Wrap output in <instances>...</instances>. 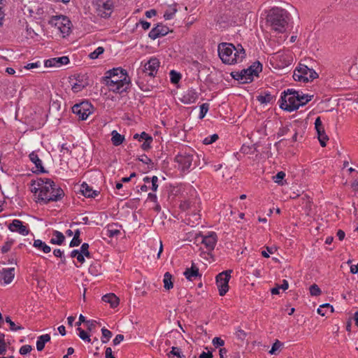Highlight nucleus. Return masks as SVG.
<instances>
[{"label":"nucleus","instance_id":"69168bd1","mask_svg":"<svg viewBox=\"0 0 358 358\" xmlns=\"http://www.w3.org/2000/svg\"><path fill=\"white\" fill-rule=\"evenodd\" d=\"M87 330L91 331L95 328L94 321H87Z\"/></svg>","mask_w":358,"mask_h":358},{"label":"nucleus","instance_id":"6e6d98bb","mask_svg":"<svg viewBox=\"0 0 358 358\" xmlns=\"http://www.w3.org/2000/svg\"><path fill=\"white\" fill-rule=\"evenodd\" d=\"M138 159L145 164H149L152 162V160L145 155H141Z\"/></svg>","mask_w":358,"mask_h":358},{"label":"nucleus","instance_id":"4be33fe9","mask_svg":"<svg viewBox=\"0 0 358 358\" xmlns=\"http://www.w3.org/2000/svg\"><path fill=\"white\" fill-rule=\"evenodd\" d=\"M15 276L14 268H3L0 271V278H2L6 284H9L12 282Z\"/></svg>","mask_w":358,"mask_h":358},{"label":"nucleus","instance_id":"72a5a7b5","mask_svg":"<svg viewBox=\"0 0 358 358\" xmlns=\"http://www.w3.org/2000/svg\"><path fill=\"white\" fill-rule=\"evenodd\" d=\"M329 310L331 313L334 312V308L329 303H324L321 305L317 309V313L322 316H324L326 314V310Z\"/></svg>","mask_w":358,"mask_h":358},{"label":"nucleus","instance_id":"a878e982","mask_svg":"<svg viewBox=\"0 0 358 358\" xmlns=\"http://www.w3.org/2000/svg\"><path fill=\"white\" fill-rule=\"evenodd\" d=\"M50 341V336L49 334H44L38 336L36 342L37 350L42 351L44 349L45 343Z\"/></svg>","mask_w":358,"mask_h":358},{"label":"nucleus","instance_id":"338daca9","mask_svg":"<svg viewBox=\"0 0 358 358\" xmlns=\"http://www.w3.org/2000/svg\"><path fill=\"white\" fill-rule=\"evenodd\" d=\"M88 250H89V244L87 243H84L82 244L81 248H80V251H79V252H80V253H83Z\"/></svg>","mask_w":358,"mask_h":358},{"label":"nucleus","instance_id":"a211bd4d","mask_svg":"<svg viewBox=\"0 0 358 358\" xmlns=\"http://www.w3.org/2000/svg\"><path fill=\"white\" fill-rule=\"evenodd\" d=\"M69 63V59L67 56L61 57H54L44 61L45 67H61Z\"/></svg>","mask_w":358,"mask_h":358},{"label":"nucleus","instance_id":"1a4fd4ad","mask_svg":"<svg viewBox=\"0 0 358 358\" xmlns=\"http://www.w3.org/2000/svg\"><path fill=\"white\" fill-rule=\"evenodd\" d=\"M231 272V270H227L216 276V284L220 296L225 295L229 290V281Z\"/></svg>","mask_w":358,"mask_h":358},{"label":"nucleus","instance_id":"2eb2a0df","mask_svg":"<svg viewBox=\"0 0 358 358\" xmlns=\"http://www.w3.org/2000/svg\"><path fill=\"white\" fill-rule=\"evenodd\" d=\"M170 29L166 25L162 23H158L154 27L148 34V36L152 39H156L157 38L166 36L169 34Z\"/></svg>","mask_w":358,"mask_h":358},{"label":"nucleus","instance_id":"7c9ffc66","mask_svg":"<svg viewBox=\"0 0 358 358\" xmlns=\"http://www.w3.org/2000/svg\"><path fill=\"white\" fill-rule=\"evenodd\" d=\"M274 96L271 95L270 92H264V94H260L257 96V100L261 103H268L273 101Z\"/></svg>","mask_w":358,"mask_h":358},{"label":"nucleus","instance_id":"c9c22d12","mask_svg":"<svg viewBox=\"0 0 358 358\" xmlns=\"http://www.w3.org/2000/svg\"><path fill=\"white\" fill-rule=\"evenodd\" d=\"M101 334H102L101 342L103 343H107L110 339V338L112 336V332L110 330H108L104 327L101 329Z\"/></svg>","mask_w":358,"mask_h":358},{"label":"nucleus","instance_id":"7ed1b4c3","mask_svg":"<svg viewBox=\"0 0 358 358\" xmlns=\"http://www.w3.org/2000/svg\"><path fill=\"white\" fill-rule=\"evenodd\" d=\"M289 13L282 8L273 7L267 12L266 22L271 29L279 33L285 32L289 20Z\"/></svg>","mask_w":358,"mask_h":358},{"label":"nucleus","instance_id":"412c9836","mask_svg":"<svg viewBox=\"0 0 358 358\" xmlns=\"http://www.w3.org/2000/svg\"><path fill=\"white\" fill-rule=\"evenodd\" d=\"M29 159L33 162L36 168V172L38 173H45L46 171L43 166L42 161L39 159L38 155L35 152H32L29 155Z\"/></svg>","mask_w":358,"mask_h":358},{"label":"nucleus","instance_id":"393cba45","mask_svg":"<svg viewBox=\"0 0 358 358\" xmlns=\"http://www.w3.org/2000/svg\"><path fill=\"white\" fill-rule=\"evenodd\" d=\"M102 300L110 304L112 308H115L118 306L120 300L115 294L113 293L107 294L102 297Z\"/></svg>","mask_w":358,"mask_h":358},{"label":"nucleus","instance_id":"f257e3e1","mask_svg":"<svg viewBox=\"0 0 358 358\" xmlns=\"http://www.w3.org/2000/svg\"><path fill=\"white\" fill-rule=\"evenodd\" d=\"M31 189L32 192L38 194V201L47 204L52 201H60L64 196L63 189L57 186L49 178H38L31 181Z\"/></svg>","mask_w":358,"mask_h":358},{"label":"nucleus","instance_id":"9b49d317","mask_svg":"<svg viewBox=\"0 0 358 358\" xmlns=\"http://www.w3.org/2000/svg\"><path fill=\"white\" fill-rule=\"evenodd\" d=\"M262 70V65L259 62H255L249 68L241 71L243 76V83H250L255 76H257Z\"/></svg>","mask_w":358,"mask_h":358},{"label":"nucleus","instance_id":"dca6fc26","mask_svg":"<svg viewBox=\"0 0 358 358\" xmlns=\"http://www.w3.org/2000/svg\"><path fill=\"white\" fill-rule=\"evenodd\" d=\"M159 66V59L155 57H152L145 64L144 67L141 71L143 73L148 74L150 76H154L157 73Z\"/></svg>","mask_w":358,"mask_h":358},{"label":"nucleus","instance_id":"f8f14e48","mask_svg":"<svg viewBox=\"0 0 358 358\" xmlns=\"http://www.w3.org/2000/svg\"><path fill=\"white\" fill-rule=\"evenodd\" d=\"M92 105L88 102H82L75 104L72 107V111L74 114L78 115L79 119L84 120L92 113Z\"/></svg>","mask_w":358,"mask_h":358},{"label":"nucleus","instance_id":"6ab92c4d","mask_svg":"<svg viewBox=\"0 0 358 358\" xmlns=\"http://www.w3.org/2000/svg\"><path fill=\"white\" fill-rule=\"evenodd\" d=\"M201 243L206 246L208 251L213 250L217 243V235L215 232H211L207 236H201Z\"/></svg>","mask_w":358,"mask_h":358},{"label":"nucleus","instance_id":"5701e85b","mask_svg":"<svg viewBox=\"0 0 358 358\" xmlns=\"http://www.w3.org/2000/svg\"><path fill=\"white\" fill-rule=\"evenodd\" d=\"M80 192L85 197L88 198H95L99 194L98 191L92 190L86 182L81 185Z\"/></svg>","mask_w":358,"mask_h":358},{"label":"nucleus","instance_id":"aec40b11","mask_svg":"<svg viewBox=\"0 0 358 358\" xmlns=\"http://www.w3.org/2000/svg\"><path fill=\"white\" fill-rule=\"evenodd\" d=\"M198 96L197 92L194 89H190L183 94L180 100L184 103L189 104L194 103L197 100Z\"/></svg>","mask_w":358,"mask_h":358},{"label":"nucleus","instance_id":"39448f33","mask_svg":"<svg viewBox=\"0 0 358 358\" xmlns=\"http://www.w3.org/2000/svg\"><path fill=\"white\" fill-rule=\"evenodd\" d=\"M49 24L55 27L62 34L63 37L68 36L71 32L72 23L68 17L59 15L52 16Z\"/></svg>","mask_w":358,"mask_h":358},{"label":"nucleus","instance_id":"3c124183","mask_svg":"<svg viewBox=\"0 0 358 358\" xmlns=\"http://www.w3.org/2000/svg\"><path fill=\"white\" fill-rule=\"evenodd\" d=\"M32 350V347L29 345H22L20 349V353L22 355H25L29 353Z\"/></svg>","mask_w":358,"mask_h":358},{"label":"nucleus","instance_id":"5fc2aeb1","mask_svg":"<svg viewBox=\"0 0 358 358\" xmlns=\"http://www.w3.org/2000/svg\"><path fill=\"white\" fill-rule=\"evenodd\" d=\"M124 335L117 334L113 341V345H117L120 344L124 340Z\"/></svg>","mask_w":358,"mask_h":358},{"label":"nucleus","instance_id":"09e8293b","mask_svg":"<svg viewBox=\"0 0 358 358\" xmlns=\"http://www.w3.org/2000/svg\"><path fill=\"white\" fill-rule=\"evenodd\" d=\"M176 12H177V9L176 8H172L170 10L165 11V13L164 14V19L165 20H171V19H172Z\"/></svg>","mask_w":358,"mask_h":358},{"label":"nucleus","instance_id":"f704fd0d","mask_svg":"<svg viewBox=\"0 0 358 358\" xmlns=\"http://www.w3.org/2000/svg\"><path fill=\"white\" fill-rule=\"evenodd\" d=\"M280 36H273L271 38V41L273 43H277L278 45H280L283 42L285 41L286 38H287V36L286 34H284V32L279 33Z\"/></svg>","mask_w":358,"mask_h":358},{"label":"nucleus","instance_id":"4468645a","mask_svg":"<svg viewBox=\"0 0 358 358\" xmlns=\"http://www.w3.org/2000/svg\"><path fill=\"white\" fill-rule=\"evenodd\" d=\"M75 83L72 84L71 90L74 93L82 91L89 85L88 77L85 74H79L74 76Z\"/></svg>","mask_w":358,"mask_h":358},{"label":"nucleus","instance_id":"8fccbe9b","mask_svg":"<svg viewBox=\"0 0 358 358\" xmlns=\"http://www.w3.org/2000/svg\"><path fill=\"white\" fill-rule=\"evenodd\" d=\"M13 243V240L8 241L7 242H6L5 244L1 248V252L3 254L8 252L10 250Z\"/></svg>","mask_w":358,"mask_h":358},{"label":"nucleus","instance_id":"de8ad7c7","mask_svg":"<svg viewBox=\"0 0 358 358\" xmlns=\"http://www.w3.org/2000/svg\"><path fill=\"white\" fill-rule=\"evenodd\" d=\"M282 346V343H280L278 340H276L275 342L273 344L271 349L269 351L271 355H275L276 351L280 349Z\"/></svg>","mask_w":358,"mask_h":358},{"label":"nucleus","instance_id":"79ce46f5","mask_svg":"<svg viewBox=\"0 0 358 358\" xmlns=\"http://www.w3.org/2000/svg\"><path fill=\"white\" fill-rule=\"evenodd\" d=\"M218 138H219L218 135L216 134H214L210 136L205 138L203 141V143L205 145H210V144H212L213 143L215 142L218 139Z\"/></svg>","mask_w":358,"mask_h":358},{"label":"nucleus","instance_id":"c03bdc74","mask_svg":"<svg viewBox=\"0 0 358 358\" xmlns=\"http://www.w3.org/2000/svg\"><path fill=\"white\" fill-rule=\"evenodd\" d=\"M310 293L312 296H319L321 294V289L316 284H313L310 287Z\"/></svg>","mask_w":358,"mask_h":358},{"label":"nucleus","instance_id":"c756f323","mask_svg":"<svg viewBox=\"0 0 358 358\" xmlns=\"http://www.w3.org/2000/svg\"><path fill=\"white\" fill-rule=\"evenodd\" d=\"M33 245L34 247L42 250L44 253H49L51 251L50 247L39 239L34 240Z\"/></svg>","mask_w":358,"mask_h":358},{"label":"nucleus","instance_id":"e433bc0d","mask_svg":"<svg viewBox=\"0 0 358 358\" xmlns=\"http://www.w3.org/2000/svg\"><path fill=\"white\" fill-rule=\"evenodd\" d=\"M5 320L10 325V329L13 331H16L17 330L23 329V327L21 325H16L10 319L9 316L5 317Z\"/></svg>","mask_w":358,"mask_h":358},{"label":"nucleus","instance_id":"bb28decb","mask_svg":"<svg viewBox=\"0 0 358 358\" xmlns=\"http://www.w3.org/2000/svg\"><path fill=\"white\" fill-rule=\"evenodd\" d=\"M53 236L55 238H52L50 239V243L55 245H62L64 243L65 236L62 232L55 230L53 231Z\"/></svg>","mask_w":358,"mask_h":358},{"label":"nucleus","instance_id":"a18cd8bd","mask_svg":"<svg viewBox=\"0 0 358 358\" xmlns=\"http://www.w3.org/2000/svg\"><path fill=\"white\" fill-rule=\"evenodd\" d=\"M212 343L215 348L222 347L224 345V341L220 337H215L212 340Z\"/></svg>","mask_w":358,"mask_h":358},{"label":"nucleus","instance_id":"4c0bfd02","mask_svg":"<svg viewBox=\"0 0 358 358\" xmlns=\"http://www.w3.org/2000/svg\"><path fill=\"white\" fill-rule=\"evenodd\" d=\"M181 78V75L176 71L172 70L170 72V79L173 84H177Z\"/></svg>","mask_w":358,"mask_h":358},{"label":"nucleus","instance_id":"b1692460","mask_svg":"<svg viewBox=\"0 0 358 358\" xmlns=\"http://www.w3.org/2000/svg\"><path fill=\"white\" fill-rule=\"evenodd\" d=\"M184 275L189 280H193L196 277H201V275L199 273V268L192 265L190 268H187L184 272Z\"/></svg>","mask_w":358,"mask_h":358},{"label":"nucleus","instance_id":"0eeeda50","mask_svg":"<svg viewBox=\"0 0 358 358\" xmlns=\"http://www.w3.org/2000/svg\"><path fill=\"white\" fill-rule=\"evenodd\" d=\"M318 77V74L304 64H300L294 71L293 78L296 81L308 83Z\"/></svg>","mask_w":358,"mask_h":358},{"label":"nucleus","instance_id":"f3484780","mask_svg":"<svg viewBox=\"0 0 358 358\" xmlns=\"http://www.w3.org/2000/svg\"><path fill=\"white\" fill-rule=\"evenodd\" d=\"M8 229L13 232H18L23 236H26L29 233V229L20 220H13L8 225Z\"/></svg>","mask_w":358,"mask_h":358},{"label":"nucleus","instance_id":"423d86ee","mask_svg":"<svg viewBox=\"0 0 358 358\" xmlns=\"http://www.w3.org/2000/svg\"><path fill=\"white\" fill-rule=\"evenodd\" d=\"M298 97V91L293 89H288L284 92V95L281 96L280 107L287 111H294L298 109L296 104V98Z\"/></svg>","mask_w":358,"mask_h":358},{"label":"nucleus","instance_id":"c85d7f7f","mask_svg":"<svg viewBox=\"0 0 358 358\" xmlns=\"http://www.w3.org/2000/svg\"><path fill=\"white\" fill-rule=\"evenodd\" d=\"M313 97V95H308V94H300L298 92V97L296 98V104L298 105V108L301 106L306 105L308 102H309L312 98Z\"/></svg>","mask_w":358,"mask_h":358},{"label":"nucleus","instance_id":"58836bf2","mask_svg":"<svg viewBox=\"0 0 358 358\" xmlns=\"http://www.w3.org/2000/svg\"><path fill=\"white\" fill-rule=\"evenodd\" d=\"M77 330L79 331L78 336L82 340L87 341L89 343L91 342L90 335L85 330H83L80 327H78Z\"/></svg>","mask_w":358,"mask_h":358},{"label":"nucleus","instance_id":"6e6552de","mask_svg":"<svg viewBox=\"0 0 358 358\" xmlns=\"http://www.w3.org/2000/svg\"><path fill=\"white\" fill-rule=\"evenodd\" d=\"M195 157L196 156L193 150L182 151L176 156L175 161L178 164V169L182 171H185L191 168Z\"/></svg>","mask_w":358,"mask_h":358},{"label":"nucleus","instance_id":"4d7b16f0","mask_svg":"<svg viewBox=\"0 0 358 358\" xmlns=\"http://www.w3.org/2000/svg\"><path fill=\"white\" fill-rule=\"evenodd\" d=\"M105 358H116L113 355V351L111 348H106L105 351Z\"/></svg>","mask_w":358,"mask_h":358},{"label":"nucleus","instance_id":"cd10ccee","mask_svg":"<svg viewBox=\"0 0 358 358\" xmlns=\"http://www.w3.org/2000/svg\"><path fill=\"white\" fill-rule=\"evenodd\" d=\"M111 141L115 146L121 145L124 141V136L119 134L117 131L113 130L111 132Z\"/></svg>","mask_w":358,"mask_h":358},{"label":"nucleus","instance_id":"13d9d810","mask_svg":"<svg viewBox=\"0 0 358 358\" xmlns=\"http://www.w3.org/2000/svg\"><path fill=\"white\" fill-rule=\"evenodd\" d=\"M351 187L356 194H358V178L354 180L352 182Z\"/></svg>","mask_w":358,"mask_h":358},{"label":"nucleus","instance_id":"ddd939ff","mask_svg":"<svg viewBox=\"0 0 358 358\" xmlns=\"http://www.w3.org/2000/svg\"><path fill=\"white\" fill-rule=\"evenodd\" d=\"M315 128L317 131V138L322 147L326 146V143L329 140L328 136L326 134L324 127L322 124L321 118L317 117L315 122Z\"/></svg>","mask_w":358,"mask_h":358},{"label":"nucleus","instance_id":"603ef678","mask_svg":"<svg viewBox=\"0 0 358 358\" xmlns=\"http://www.w3.org/2000/svg\"><path fill=\"white\" fill-rule=\"evenodd\" d=\"M152 141V138H148L145 142L141 145V148L143 150H148L150 148V143Z\"/></svg>","mask_w":358,"mask_h":358},{"label":"nucleus","instance_id":"49530a36","mask_svg":"<svg viewBox=\"0 0 358 358\" xmlns=\"http://www.w3.org/2000/svg\"><path fill=\"white\" fill-rule=\"evenodd\" d=\"M285 173L283 171H279L275 176H273V180L275 182L282 185L281 182L282 179L285 177Z\"/></svg>","mask_w":358,"mask_h":358},{"label":"nucleus","instance_id":"e2e57ef3","mask_svg":"<svg viewBox=\"0 0 358 358\" xmlns=\"http://www.w3.org/2000/svg\"><path fill=\"white\" fill-rule=\"evenodd\" d=\"M40 66V64L39 62H34V63H29L27 64L24 68L26 69H34V68H37Z\"/></svg>","mask_w":358,"mask_h":358},{"label":"nucleus","instance_id":"9d476101","mask_svg":"<svg viewBox=\"0 0 358 358\" xmlns=\"http://www.w3.org/2000/svg\"><path fill=\"white\" fill-rule=\"evenodd\" d=\"M96 11L101 17H108L110 16L113 7V0H96Z\"/></svg>","mask_w":358,"mask_h":358},{"label":"nucleus","instance_id":"37998d69","mask_svg":"<svg viewBox=\"0 0 358 358\" xmlns=\"http://www.w3.org/2000/svg\"><path fill=\"white\" fill-rule=\"evenodd\" d=\"M208 109H209V104L208 103H204L201 105V106H200V114H199V117L201 119L204 117V116L206 115V114L208 112Z\"/></svg>","mask_w":358,"mask_h":358},{"label":"nucleus","instance_id":"f03ea898","mask_svg":"<svg viewBox=\"0 0 358 358\" xmlns=\"http://www.w3.org/2000/svg\"><path fill=\"white\" fill-rule=\"evenodd\" d=\"M103 80L109 90L115 93L127 92L131 86V79L127 71L121 68L108 71Z\"/></svg>","mask_w":358,"mask_h":358},{"label":"nucleus","instance_id":"473e14b6","mask_svg":"<svg viewBox=\"0 0 358 358\" xmlns=\"http://www.w3.org/2000/svg\"><path fill=\"white\" fill-rule=\"evenodd\" d=\"M80 231L79 229L75 231L73 234V238L70 242L69 246L73 248L76 246H78L81 243V240L80 239Z\"/></svg>","mask_w":358,"mask_h":358},{"label":"nucleus","instance_id":"680f3d73","mask_svg":"<svg viewBox=\"0 0 358 358\" xmlns=\"http://www.w3.org/2000/svg\"><path fill=\"white\" fill-rule=\"evenodd\" d=\"M139 24L144 30L148 29L150 27V23L145 20H140Z\"/></svg>","mask_w":358,"mask_h":358},{"label":"nucleus","instance_id":"052dcab7","mask_svg":"<svg viewBox=\"0 0 358 358\" xmlns=\"http://www.w3.org/2000/svg\"><path fill=\"white\" fill-rule=\"evenodd\" d=\"M145 15L147 17L150 18L157 15V10L155 9H151V10H147L145 12Z\"/></svg>","mask_w":358,"mask_h":358},{"label":"nucleus","instance_id":"bf43d9fd","mask_svg":"<svg viewBox=\"0 0 358 358\" xmlns=\"http://www.w3.org/2000/svg\"><path fill=\"white\" fill-rule=\"evenodd\" d=\"M231 76L234 79L241 80L243 83V78L242 74H241V71L240 72H233V73H231Z\"/></svg>","mask_w":358,"mask_h":358},{"label":"nucleus","instance_id":"20e7f679","mask_svg":"<svg viewBox=\"0 0 358 358\" xmlns=\"http://www.w3.org/2000/svg\"><path fill=\"white\" fill-rule=\"evenodd\" d=\"M218 55L222 63L233 65L242 62L245 57L243 46H217Z\"/></svg>","mask_w":358,"mask_h":358},{"label":"nucleus","instance_id":"ea45409f","mask_svg":"<svg viewBox=\"0 0 358 358\" xmlns=\"http://www.w3.org/2000/svg\"><path fill=\"white\" fill-rule=\"evenodd\" d=\"M104 52V49L102 46H99L94 52L89 55V57L92 59H95Z\"/></svg>","mask_w":358,"mask_h":358},{"label":"nucleus","instance_id":"864d4df0","mask_svg":"<svg viewBox=\"0 0 358 358\" xmlns=\"http://www.w3.org/2000/svg\"><path fill=\"white\" fill-rule=\"evenodd\" d=\"M151 182H152V187H151L152 190L154 192L157 191V189L158 188V185H157L158 178H157V176H152V178H151Z\"/></svg>","mask_w":358,"mask_h":358},{"label":"nucleus","instance_id":"0e129e2a","mask_svg":"<svg viewBox=\"0 0 358 358\" xmlns=\"http://www.w3.org/2000/svg\"><path fill=\"white\" fill-rule=\"evenodd\" d=\"M213 355L211 352H203L200 355L199 358H213Z\"/></svg>","mask_w":358,"mask_h":358},{"label":"nucleus","instance_id":"774afa93","mask_svg":"<svg viewBox=\"0 0 358 358\" xmlns=\"http://www.w3.org/2000/svg\"><path fill=\"white\" fill-rule=\"evenodd\" d=\"M227 350L224 348H220L219 350V355H220V358H226L224 356L227 355Z\"/></svg>","mask_w":358,"mask_h":358},{"label":"nucleus","instance_id":"a19ab883","mask_svg":"<svg viewBox=\"0 0 358 358\" xmlns=\"http://www.w3.org/2000/svg\"><path fill=\"white\" fill-rule=\"evenodd\" d=\"M169 357H171V355L176 356L178 358H185V355H183L180 348L176 347H172L171 351L169 353Z\"/></svg>","mask_w":358,"mask_h":358},{"label":"nucleus","instance_id":"2f4dec72","mask_svg":"<svg viewBox=\"0 0 358 358\" xmlns=\"http://www.w3.org/2000/svg\"><path fill=\"white\" fill-rule=\"evenodd\" d=\"M164 287L166 290H169L173 287L172 282V275L169 272H166L164 275Z\"/></svg>","mask_w":358,"mask_h":358}]
</instances>
